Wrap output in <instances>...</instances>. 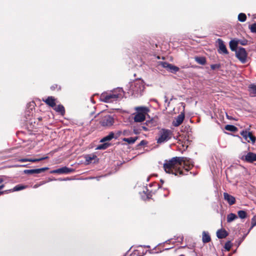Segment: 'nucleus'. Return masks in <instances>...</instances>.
Here are the masks:
<instances>
[{"label": "nucleus", "mask_w": 256, "mask_h": 256, "mask_svg": "<svg viewBox=\"0 0 256 256\" xmlns=\"http://www.w3.org/2000/svg\"><path fill=\"white\" fill-rule=\"evenodd\" d=\"M191 163L192 160L188 158L176 156L169 160H166L163 167L164 171L168 174L175 176H178V174L182 175L183 173L181 168L188 164L189 168Z\"/></svg>", "instance_id": "obj_1"}, {"label": "nucleus", "mask_w": 256, "mask_h": 256, "mask_svg": "<svg viewBox=\"0 0 256 256\" xmlns=\"http://www.w3.org/2000/svg\"><path fill=\"white\" fill-rule=\"evenodd\" d=\"M123 90L122 88H118L116 90L102 93L100 96V100L105 102L111 103L116 102L122 96Z\"/></svg>", "instance_id": "obj_2"}, {"label": "nucleus", "mask_w": 256, "mask_h": 256, "mask_svg": "<svg viewBox=\"0 0 256 256\" xmlns=\"http://www.w3.org/2000/svg\"><path fill=\"white\" fill-rule=\"evenodd\" d=\"M136 112L134 118V121L136 122H140L144 121L146 116L150 111L149 109L146 106H138L135 108Z\"/></svg>", "instance_id": "obj_3"}, {"label": "nucleus", "mask_w": 256, "mask_h": 256, "mask_svg": "<svg viewBox=\"0 0 256 256\" xmlns=\"http://www.w3.org/2000/svg\"><path fill=\"white\" fill-rule=\"evenodd\" d=\"M172 135V132L170 130L162 128L158 132L156 142L159 144L166 142L171 138Z\"/></svg>", "instance_id": "obj_4"}, {"label": "nucleus", "mask_w": 256, "mask_h": 256, "mask_svg": "<svg viewBox=\"0 0 256 256\" xmlns=\"http://www.w3.org/2000/svg\"><path fill=\"white\" fill-rule=\"evenodd\" d=\"M144 86L142 80H136L131 86L132 94L136 96H140L144 91Z\"/></svg>", "instance_id": "obj_5"}, {"label": "nucleus", "mask_w": 256, "mask_h": 256, "mask_svg": "<svg viewBox=\"0 0 256 256\" xmlns=\"http://www.w3.org/2000/svg\"><path fill=\"white\" fill-rule=\"evenodd\" d=\"M114 118L109 114L102 116L100 120L101 125L104 127H110L113 125Z\"/></svg>", "instance_id": "obj_6"}, {"label": "nucleus", "mask_w": 256, "mask_h": 256, "mask_svg": "<svg viewBox=\"0 0 256 256\" xmlns=\"http://www.w3.org/2000/svg\"><path fill=\"white\" fill-rule=\"evenodd\" d=\"M236 58L242 63L244 64L246 62L247 54L246 50L243 48H239L236 51Z\"/></svg>", "instance_id": "obj_7"}, {"label": "nucleus", "mask_w": 256, "mask_h": 256, "mask_svg": "<svg viewBox=\"0 0 256 256\" xmlns=\"http://www.w3.org/2000/svg\"><path fill=\"white\" fill-rule=\"evenodd\" d=\"M240 134L248 142H252V144H254L256 142V138L252 135V132L246 130H242Z\"/></svg>", "instance_id": "obj_8"}, {"label": "nucleus", "mask_w": 256, "mask_h": 256, "mask_svg": "<svg viewBox=\"0 0 256 256\" xmlns=\"http://www.w3.org/2000/svg\"><path fill=\"white\" fill-rule=\"evenodd\" d=\"M162 66L164 68H166L168 71L172 73H176L180 70L178 67L167 62H162Z\"/></svg>", "instance_id": "obj_9"}, {"label": "nucleus", "mask_w": 256, "mask_h": 256, "mask_svg": "<svg viewBox=\"0 0 256 256\" xmlns=\"http://www.w3.org/2000/svg\"><path fill=\"white\" fill-rule=\"evenodd\" d=\"M217 42L218 44V52L220 54H228V52L226 48L225 44L223 40L222 39L218 38L217 40Z\"/></svg>", "instance_id": "obj_10"}, {"label": "nucleus", "mask_w": 256, "mask_h": 256, "mask_svg": "<svg viewBox=\"0 0 256 256\" xmlns=\"http://www.w3.org/2000/svg\"><path fill=\"white\" fill-rule=\"evenodd\" d=\"M240 158L247 162H252L256 161V154L249 152L246 156H242Z\"/></svg>", "instance_id": "obj_11"}, {"label": "nucleus", "mask_w": 256, "mask_h": 256, "mask_svg": "<svg viewBox=\"0 0 256 256\" xmlns=\"http://www.w3.org/2000/svg\"><path fill=\"white\" fill-rule=\"evenodd\" d=\"M48 169V168L46 167L36 169L25 170H24V172L25 174H36L44 172Z\"/></svg>", "instance_id": "obj_12"}, {"label": "nucleus", "mask_w": 256, "mask_h": 256, "mask_svg": "<svg viewBox=\"0 0 256 256\" xmlns=\"http://www.w3.org/2000/svg\"><path fill=\"white\" fill-rule=\"evenodd\" d=\"M184 114L181 112L178 116L175 118L172 122V125L174 126H179L184 121Z\"/></svg>", "instance_id": "obj_13"}, {"label": "nucleus", "mask_w": 256, "mask_h": 256, "mask_svg": "<svg viewBox=\"0 0 256 256\" xmlns=\"http://www.w3.org/2000/svg\"><path fill=\"white\" fill-rule=\"evenodd\" d=\"M74 172V170L70 168L64 166L52 171L53 173L56 174H69Z\"/></svg>", "instance_id": "obj_14"}, {"label": "nucleus", "mask_w": 256, "mask_h": 256, "mask_svg": "<svg viewBox=\"0 0 256 256\" xmlns=\"http://www.w3.org/2000/svg\"><path fill=\"white\" fill-rule=\"evenodd\" d=\"M224 200L227 201L230 205L234 204L236 202L235 198L226 192L224 194Z\"/></svg>", "instance_id": "obj_15"}, {"label": "nucleus", "mask_w": 256, "mask_h": 256, "mask_svg": "<svg viewBox=\"0 0 256 256\" xmlns=\"http://www.w3.org/2000/svg\"><path fill=\"white\" fill-rule=\"evenodd\" d=\"M43 101L45 102L46 104L52 108L56 106V99L53 96H48L45 100H43Z\"/></svg>", "instance_id": "obj_16"}, {"label": "nucleus", "mask_w": 256, "mask_h": 256, "mask_svg": "<svg viewBox=\"0 0 256 256\" xmlns=\"http://www.w3.org/2000/svg\"><path fill=\"white\" fill-rule=\"evenodd\" d=\"M48 156L42 157L40 158H21L18 160L20 162H38L48 158Z\"/></svg>", "instance_id": "obj_17"}, {"label": "nucleus", "mask_w": 256, "mask_h": 256, "mask_svg": "<svg viewBox=\"0 0 256 256\" xmlns=\"http://www.w3.org/2000/svg\"><path fill=\"white\" fill-rule=\"evenodd\" d=\"M53 108L57 112L60 113L62 116H64L65 113V110L64 106L62 104L56 106Z\"/></svg>", "instance_id": "obj_18"}, {"label": "nucleus", "mask_w": 256, "mask_h": 256, "mask_svg": "<svg viewBox=\"0 0 256 256\" xmlns=\"http://www.w3.org/2000/svg\"><path fill=\"white\" fill-rule=\"evenodd\" d=\"M211 240L210 236L208 232L204 231L202 232V240L204 243H208Z\"/></svg>", "instance_id": "obj_19"}, {"label": "nucleus", "mask_w": 256, "mask_h": 256, "mask_svg": "<svg viewBox=\"0 0 256 256\" xmlns=\"http://www.w3.org/2000/svg\"><path fill=\"white\" fill-rule=\"evenodd\" d=\"M228 233L225 230H219L216 232V236L218 238H223L228 236Z\"/></svg>", "instance_id": "obj_20"}, {"label": "nucleus", "mask_w": 256, "mask_h": 256, "mask_svg": "<svg viewBox=\"0 0 256 256\" xmlns=\"http://www.w3.org/2000/svg\"><path fill=\"white\" fill-rule=\"evenodd\" d=\"M250 94L252 96H256V85L250 84L248 86Z\"/></svg>", "instance_id": "obj_21"}, {"label": "nucleus", "mask_w": 256, "mask_h": 256, "mask_svg": "<svg viewBox=\"0 0 256 256\" xmlns=\"http://www.w3.org/2000/svg\"><path fill=\"white\" fill-rule=\"evenodd\" d=\"M238 44V42L232 40L230 42V48L232 51H236V50Z\"/></svg>", "instance_id": "obj_22"}, {"label": "nucleus", "mask_w": 256, "mask_h": 256, "mask_svg": "<svg viewBox=\"0 0 256 256\" xmlns=\"http://www.w3.org/2000/svg\"><path fill=\"white\" fill-rule=\"evenodd\" d=\"M114 137V134L112 132L110 133L108 135L106 136H104L103 138H102L100 142H104L106 141H109L112 138H113Z\"/></svg>", "instance_id": "obj_23"}, {"label": "nucleus", "mask_w": 256, "mask_h": 256, "mask_svg": "<svg viewBox=\"0 0 256 256\" xmlns=\"http://www.w3.org/2000/svg\"><path fill=\"white\" fill-rule=\"evenodd\" d=\"M194 59L196 62L199 64L204 65L206 63V60L204 57L197 56Z\"/></svg>", "instance_id": "obj_24"}, {"label": "nucleus", "mask_w": 256, "mask_h": 256, "mask_svg": "<svg viewBox=\"0 0 256 256\" xmlns=\"http://www.w3.org/2000/svg\"><path fill=\"white\" fill-rule=\"evenodd\" d=\"M151 124L150 122H147L146 123V126H142L140 128L139 130H144L145 132H147L150 130V128L151 127V126H149L150 124Z\"/></svg>", "instance_id": "obj_25"}, {"label": "nucleus", "mask_w": 256, "mask_h": 256, "mask_svg": "<svg viewBox=\"0 0 256 256\" xmlns=\"http://www.w3.org/2000/svg\"><path fill=\"white\" fill-rule=\"evenodd\" d=\"M237 218L238 217L236 214L230 213L227 216V222H230L236 220Z\"/></svg>", "instance_id": "obj_26"}, {"label": "nucleus", "mask_w": 256, "mask_h": 256, "mask_svg": "<svg viewBox=\"0 0 256 256\" xmlns=\"http://www.w3.org/2000/svg\"><path fill=\"white\" fill-rule=\"evenodd\" d=\"M225 129L232 132H235L237 130V128L235 126L230 124L226 125Z\"/></svg>", "instance_id": "obj_27"}, {"label": "nucleus", "mask_w": 256, "mask_h": 256, "mask_svg": "<svg viewBox=\"0 0 256 256\" xmlns=\"http://www.w3.org/2000/svg\"><path fill=\"white\" fill-rule=\"evenodd\" d=\"M136 139H137L136 137H135V138L130 137V138H124L123 139V140L124 142H128L130 144H132L136 142Z\"/></svg>", "instance_id": "obj_28"}, {"label": "nucleus", "mask_w": 256, "mask_h": 256, "mask_svg": "<svg viewBox=\"0 0 256 256\" xmlns=\"http://www.w3.org/2000/svg\"><path fill=\"white\" fill-rule=\"evenodd\" d=\"M246 16L244 13H240L238 16V20L241 22H244L246 20Z\"/></svg>", "instance_id": "obj_29"}, {"label": "nucleus", "mask_w": 256, "mask_h": 256, "mask_svg": "<svg viewBox=\"0 0 256 256\" xmlns=\"http://www.w3.org/2000/svg\"><path fill=\"white\" fill-rule=\"evenodd\" d=\"M26 187H27V186H23V185H21V184H18L14 188L13 191L21 190H22L26 188Z\"/></svg>", "instance_id": "obj_30"}, {"label": "nucleus", "mask_w": 256, "mask_h": 256, "mask_svg": "<svg viewBox=\"0 0 256 256\" xmlns=\"http://www.w3.org/2000/svg\"><path fill=\"white\" fill-rule=\"evenodd\" d=\"M109 146V144L108 143H104L100 144H99L98 146L96 149L97 150H105L106 149L108 146Z\"/></svg>", "instance_id": "obj_31"}, {"label": "nucleus", "mask_w": 256, "mask_h": 256, "mask_svg": "<svg viewBox=\"0 0 256 256\" xmlns=\"http://www.w3.org/2000/svg\"><path fill=\"white\" fill-rule=\"evenodd\" d=\"M238 216L241 218H244L246 217V214L244 210H239L238 212Z\"/></svg>", "instance_id": "obj_32"}, {"label": "nucleus", "mask_w": 256, "mask_h": 256, "mask_svg": "<svg viewBox=\"0 0 256 256\" xmlns=\"http://www.w3.org/2000/svg\"><path fill=\"white\" fill-rule=\"evenodd\" d=\"M232 246V244L230 241L227 242L224 244V248L228 251H229Z\"/></svg>", "instance_id": "obj_33"}, {"label": "nucleus", "mask_w": 256, "mask_h": 256, "mask_svg": "<svg viewBox=\"0 0 256 256\" xmlns=\"http://www.w3.org/2000/svg\"><path fill=\"white\" fill-rule=\"evenodd\" d=\"M249 28L252 32L256 33V23L250 26Z\"/></svg>", "instance_id": "obj_34"}, {"label": "nucleus", "mask_w": 256, "mask_h": 256, "mask_svg": "<svg viewBox=\"0 0 256 256\" xmlns=\"http://www.w3.org/2000/svg\"><path fill=\"white\" fill-rule=\"evenodd\" d=\"M220 67V65L219 64H212L210 66V68L212 70H214Z\"/></svg>", "instance_id": "obj_35"}, {"label": "nucleus", "mask_w": 256, "mask_h": 256, "mask_svg": "<svg viewBox=\"0 0 256 256\" xmlns=\"http://www.w3.org/2000/svg\"><path fill=\"white\" fill-rule=\"evenodd\" d=\"M94 158V156H93L92 157L88 156L86 157V161L88 162V164L92 162V160Z\"/></svg>", "instance_id": "obj_36"}, {"label": "nucleus", "mask_w": 256, "mask_h": 256, "mask_svg": "<svg viewBox=\"0 0 256 256\" xmlns=\"http://www.w3.org/2000/svg\"><path fill=\"white\" fill-rule=\"evenodd\" d=\"M256 225V216H254L252 219V228Z\"/></svg>", "instance_id": "obj_37"}, {"label": "nucleus", "mask_w": 256, "mask_h": 256, "mask_svg": "<svg viewBox=\"0 0 256 256\" xmlns=\"http://www.w3.org/2000/svg\"><path fill=\"white\" fill-rule=\"evenodd\" d=\"M240 43V44L242 45V46H245L248 43V41L246 40H239L238 43Z\"/></svg>", "instance_id": "obj_38"}, {"label": "nucleus", "mask_w": 256, "mask_h": 256, "mask_svg": "<svg viewBox=\"0 0 256 256\" xmlns=\"http://www.w3.org/2000/svg\"><path fill=\"white\" fill-rule=\"evenodd\" d=\"M4 184H2L1 186H0V190L4 188ZM4 192H1L0 191V195L4 194Z\"/></svg>", "instance_id": "obj_39"}, {"label": "nucleus", "mask_w": 256, "mask_h": 256, "mask_svg": "<svg viewBox=\"0 0 256 256\" xmlns=\"http://www.w3.org/2000/svg\"><path fill=\"white\" fill-rule=\"evenodd\" d=\"M164 102L166 103L168 102V106H169V104H170V102H168V98L166 97V96H164Z\"/></svg>", "instance_id": "obj_40"}, {"label": "nucleus", "mask_w": 256, "mask_h": 256, "mask_svg": "<svg viewBox=\"0 0 256 256\" xmlns=\"http://www.w3.org/2000/svg\"><path fill=\"white\" fill-rule=\"evenodd\" d=\"M4 181V180L2 178L0 177V184L2 183Z\"/></svg>", "instance_id": "obj_41"}, {"label": "nucleus", "mask_w": 256, "mask_h": 256, "mask_svg": "<svg viewBox=\"0 0 256 256\" xmlns=\"http://www.w3.org/2000/svg\"><path fill=\"white\" fill-rule=\"evenodd\" d=\"M144 143H145V142H144V140H142V141H141V142H140V145H142V144H144Z\"/></svg>", "instance_id": "obj_42"}, {"label": "nucleus", "mask_w": 256, "mask_h": 256, "mask_svg": "<svg viewBox=\"0 0 256 256\" xmlns=\"http://www.w3.org/2000/svg\"><path fill=\"white\" fill-rule=\"evenodd\" d=\"M226 117H227V118H228V119H229V120H231V119H232V118H231V117H230V116H229L228 114H226Z\"/></svg>", "instance_id": "obj_43"}, {"label": "nucleus", "mask_w": 256, "mask_h": 256, "mask_svg": "<svg viewBox=\"0 0 256 256\" xmlns=\"http://www.w3.org/2000/svg\"><path fill=\"white\" fill-rule=\"evenodd\" d=\"M38 185H37V184H35V185L34 186V188H38Z\"/></svg>", "instance_id": "obj_44"}, {"label": "nucleus", "mask_w": 256, "mask_h": 256, "mask_svg": "<svg viewBox=\"0 0 256 256\" xmlns=\"http://www.w3.org/2000/svg\"><path fill=\"white\" fill-rule=\"evenodd\" d=\"M54 88H55V86H52V87H51V89H52V90H54Z\"/></svg>", "instance_id": "obj_45"}, {"label": "nucleus", "mask_w": 256, "mask_h": 256, "mask_svg": "<svg viewBox=\"0 0 256 256\" xmlns=\"http://www.w3.org/2000/svg\"><path fill=\"white\" fill-rule=\"evenodd\" d=\"M160 182L163 184L164 182V181L162 180H160Z\"/></svg>", "instance_id": "obj_46"}, {"label": "nucleus", "mask_w": 256, "mask_h": 256, "mask_svg": "<svg viewBox=\"0 0 256 256\" xmlns=\"http://www.w3.org/2000/svg\"><path fill=\"white\" fill-rule=\"evenodd\" d=\"M38 119L39 120H42V118H39Z\"/></svg>", "instance_id": "obj_47"}, {"label": "nucleus", "mask_w": 256, "mask_h": 256, "mask_svg": "<svg viewBox=\"0 0 256 256\" xmlns=\"http://www.w3.org/2000/svg\"><path fill=\"white\" fill-rule=\"evenodd\" d=\"M150 198V197L148 196H146V198H148H148Z\"/></svg>", "instance_id": "obj_48"}, {"label": "nucleus", "mask_w": 256, "mask_h": 256, "mask_svg": "<svg viewBox=\"0 0 256 256\" xmlns=\"http://www.w3.org/2000/svg\"><path fill=\"white\" fill-rule=\"evenodd\" d=\"M22 166H26V165H22Z\"/></svg>", "instance_id": "obj_49"}, {"label": "nucleus", "mask_w": 256, "mask_h": 256, "mask_svg": "<svg viewBox=\"0 0 256 256\" xmlns=\"http://www.w3.org/2000/svg\"><path fill=\"white\" fill-rule=\"evenodd\" d=\"M180 256H184V254H181Z\"/></svg>", "instance_id": "obj_50"}, {"label": "nucleus", "mask_w": 256, "mask_h": 256, "mask_svg": "<svg viewBox=\"0 0 256 256\" xmlns=\"http://www.w3.org/2000/svg\"><path fill=\"white\" fill-rule=\"evenodd\" d=\"M186 170H188V168H186Z\"/></svg>", "instance_id": "obj_51"}]
</instances>
